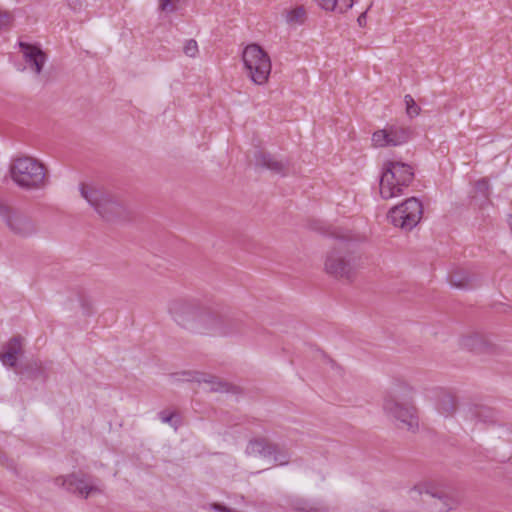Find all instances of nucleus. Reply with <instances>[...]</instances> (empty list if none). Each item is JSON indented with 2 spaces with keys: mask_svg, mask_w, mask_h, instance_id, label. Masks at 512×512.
Segmentation results:
<instances>
[{
  "mask_svg": "<svg viewBox=\"0 0 512 512\" xmlns=\"http://www.w3.org/2000/svg\"><path fill=\"white\" fill-rule=\"evenodd\" d=\"M401 388L385 397L383 409L400 429L415 433L419 429V418L411 402V389L407 386Z\"/></svg>",
  "mask_w": 512,
  "mask_h": 512,
  "instance_id": "f257e3e1",
  "label": "nucleus"
},
{
  "mask_svg": "<svg viewBox=\"0 0 512 512\" xmlns=\"http://www.w3.org/2000/svg\"><path fill=\"white\" fill-rule=\"evenodd\" d=\"M414 179V170L409 164L399 161H386L383 164L379 183L380 195L388 200L404 193Z\"/></svg>",
  "mask_w": 512,
  "mask_h": 512,
  "instance_id": "f03ea898",
  "label": "nucleus"
},
{
  "mask_svg": "<svg viewBox=\"0 0 512 512\" xmlns=\"http://www.w3.org/2000/svg\"><path fill=\"white\" fill-rule=\"evenodd\" d=\"M12 180L26 190L43 189L48 184L46 167L29 156L15 158L10 165Z\"/></svg>",
  "mask_w": 512,
  "mask_h": 512,
  "instance_id": "7ed1b4c3",
  "label": "nucleus"
},
{
  "mask_svg": "<svg viewBox=\"0 0 512 512\" xmlns=\"http://www.w3.org/2000/svg\"><path fill=\"white\" fill-rule=\"evenodd\" d=\"M242 321L200 305L191 332L226 336L241 331Z\"/></svg>",
  "mask_w": 512,
  "mask_h": 512,
  "instance_id": "20e7f679",
  "label": "nucleus"
},
{
  "mask_svg": "<svg viewBox=\"0 0 512 512\" xmlns=\"http://www.w3.org/2000/svg\"><path fill=\"white\" fill-rule=\"evenodd\" d=\"M409 497L430 505L434 512H448L459 505V498L450 491L437 488L427 483L415 485L409 491Z\"/></svg>",
  "mask_w": 512,
  "mask_h": 512,
  "instance_id": "39448f33",
  "label": "nucleus"
},
{
  "mask_svg": "<svg viewBox=\"0 0 512 512\" xmlns=\"http://www.w3.org/2000/svg\"><path fill=\"white\" fill-rule=\"evenodd\" d=\"M242 60L248 77L256 85L267 83L271 69V59L258 44L247 45L242 53Z\"/></svg>",
  "mask_w": 512,
  "mask_h": 512,
  "instance_id": "423d86ee",
  "label": "nucleus"
},
{
  "mask_svg": "<svg viewBox=\"0 0 512 512\" xmlns=\"http://www.w3.org/2000/svg\"><path fill=\"white\" fill-rule=\"evenodd\" d=\"M81 196L95 209V211L106 220H112L122 214V204L105 190L82 184L80 186Z\"/></svg>",
  "mask_w": 512,
  "mask_h": 512,
  "instance_id": "0eeeda50",
  "label": "nucleus"
},
{
  "mask_svg": "<svg viewBox=\"0 0 512 512\" xmlns=\"http://www.w3.org/2000/svg\"><path fill=\"white\" fill-rule=\"evenodd\" d=\"M325 272L335 278L351 279L355 272V257L345 241H339L326 255Z\"/></svg>",
  "mask_w": 512,
  "mask_h": 512,
  "instance_id": "6e6552de",
  "label": "nucleus"
},
{
  "mask_svg": "<svg viewBox=\"0 0 512 512\" xmlns=\"http://www.w3.org/2000/svg\"><path fill=\"white\" fill-rule=\"evenodd\" d=\"M422 215L421 201L416 197H411L390 209L388 219L394 226L410 231L420 222Z\"/></svg>",
  "mask_w": 512,
  "mask_h": 512,
  "instance_id": "1a4fd4ad",
  "label": "nucleus"
},
{
  "mask_svg": "<svg viewBox=\"0 0 512 512\" xmlns=\"http://www.w3.org/2000/svg\"><path fill=\"white\" fill-rule=\"evenodd\" d=\"M200 305L195 299L173 298L167 303V312L178 326L190 331L194 325Z\"/></svg>",
  "mask_w": 512,
  "mask_h": 512,
  "instance_id": "9d476101",
  "label": "nucleus"
},
{
  "mask_svg": "<svg viewBox=\"0 0 512 512\" xmlns=\"http://www.w3.org/2000/svg\"><path fill=\"white\" fill-rule=\"evenodd\" d=\"M1 218L13 234L21 237L32 236L38 230L36 222L28 213L10 205L1 208Z\"/></svg>",
  "mask_w": 512,
  "mask_h": 512,
  "instance_id": "9b49d317",
  "label": "nucleus"
},
{
  "mask_svg": "<svg viewBox=\"0 0 512 512\" xmlns=\"http://www.w3.org/2000/svg\"><path fill=\"white\" fill-rule=\"evenodd\" d=\"M55 484L64 487L66 490L78 493L87 498L89 496L102 493V486L99 482L92 480L83 474H71L67 477H57Z\"/></svg>",
  "mask_w": 512,
  "mask_h": 512,
  "instance_id": "f8f14e48",
  "label": "nucleus"
},
{
  "mask_svg": "<svg viewBox=\"0 0 512 512\" xmlns=\"http://www.w3.org/2000/svg\"><path fill=\"white\" fill-rule=\"evenodd\" d=\"M411 138V130L400 125H387L372 134L371 141L375 148L400 146Z\"/></svg>",
  "mask_w": 512,
  "mask_h": 512,
  "instance_id": "ddd939ff",
  "label": "nucleus"
},
{
  "mask_svg": "<svg viewBox=\"0 0 512 512\" xmlns=\"http://www.w3.org/2000/svg\"><path fill=\"white\" fill-rule=\"evenodd\" d=\"M246 454L264 458L273 456L274 462L278 465H286L289 462V455L286 451H282L278 445L264 438L250 440L246 447Z\"/></svg>",
  "mask_w": 512,
  "mask_h": 512,
  "instance_id": "4468645a",
  "label": "nucleus"
},
{
  "mask_svg": "<svg viewBox=\"0 0 512 512\" xmlns=\"http://www.w3.org/2000/svg\"><path fill=\"white\" fill-rule=\"evenodd\" d=\"M458 347L475 354L491 353L495 349L494 344L486 335L476 331L462 334L458 338Z\"/></svg>",
  "mask_w": 512,
  "mask_h": 512,
  "instance_id": "2eb2a0df",
  "label": "nucleus"
},
{
  "mask_svg": "<svg viewBox=\"0 0 512 512\" xmlns=\"http://www.w3.org/2000/svg\"><path fill=\"white\" fill-rule=\"evenodd\" d=\"M23 353V338L21 336H14L3 344L2 351L0 352V361L6 367L15 368Z\"/></svg>",
  "mask_w": 512,
  "mask_h": 512,
  "instance_id": "dca6fc26",
  "label": "nucleus"
},
{
  "mask_svg": "<svg viewBox=\"0 0 512 512\" xmlns=\"http://www.w3.org/2000/svg\"><path fill=\"white\" fill-rule=\"evenodd\" d=\"M19 46L27 66L36 74H40L47 60L46 54L35 45L20 42Z\"/></svg>",
  "mask_w": 512,
  "mask_h": 512,
  "instance_id": "f3484780",
  "label": "nucleus"
},
{
  "mask_svg": "<svg viewBox=\"0 0 512 512\" xmlns=\"http://www.w3.org/2000/svg\"><path fill=\"white\" fill-rule=\"evenodd\" d=\"M169 381L174 384H222L221 382L216 381L215 376L211 374L191 370L173 373Z\"/></svg>",
  "mask_w": 512,
  "mask_h": 512,
  "instance_id": "a211bd4d",
  "label": "nucleus"
},
{
  "mask_svg": "<svg viewBox=\"0 0 512 512\" xmlns=\"http://www.w3.org/2000/svg\"><path fill=\"white\" fill-rule=\"evenodd\" d=\"M256 165L267 168L275 173H284L286 164L277 160L273 155L259 151L255 155Z\"/></svg>",
  "mask_w": 512,
  "mask_h": 512,
  "instance_id": "6ab92c4d",
  "label": "nucleus"
},
{
  "mask_svg": "<svg viewBox=\"0 0 512 512\" xmlns=\"http://www.w3.org/2000/svg\"><path fill=\"white\" fill-rule=\"evenodd\" d=\"M292 506L297 512H332L330 507L318 502H311L305 499H296Z\"/></svg>",
  "mask_w": 512,
  "mask_h": 512,
  "instance_id": "aec40b11",
  "label": "nucleus"
},
{
  "mask_svg": "<svg viewBox=\"0 0 512 512\" xmlns=\"http://www.w3.org/2000/svg\"><path fill=\"white\" fill-rule=\"evenodd\" d=\"M450 283L454 287L468 289L475 287V278L468 272L458 271L450 275Z\"/></svg>",
  "mask_w": 512,
  "mask_h": 512,
  "instance_id": "412c9836",
  "label": "nucleus"
},
{
  "mask_svg": "<svg viewBox=\"0 0 512 512\" xmlns=\"http://www.w3.org/2000/svg\"><path fill=\"white\" fill-rule=\"evenodd\" d=\"M456 409V402L452 395L445 394L443 395L438 403V410L443 415H451Z\"/></svg>",
  "mask_w": 512,
  "mask_h": 512,
  "instance_id": "4be33fe9",
  "label": "nucleus"
},
{
  "mask_svg": "<svg viewBox=\"0 0 512 512\" xmlns=\"http://www.w3.org/2000/svg\"><path fill=\"white\" fill-rule=\"evenodd\" d=\"M306 18V11L303 7H296L287 12L286 20L290 24H302Z\"/></svg>",
  "mask_w": 512,
  "mask_h": 512,
  "instance_id": "5701e85b",
  "label": "nucleus"
},
{
  "mask_svg": "<svg viewBox=\"0 0 512 512\" xmlns=\"http://www.w3.org/2000/svg\"><path fill=\"white\" fill-rule=\"evenodd\" d=\"M404 102L406 104L407 115L410 118L416 117L420 114L421 108H420V106H418L416 104L415 100L413 99V97L411 95H409V94L405 95Z\"/></svg>",
  "mask_w": 512,
  "mask_h": 512,
  "instance_id": "b1692460",
  "label": "nucleus"
},
{
  "mask_svg": "<svg viewBox=\"0 0 512 512\" xmlns=\"http://www.w3.org/2000/svg\"><path fill=\"white\" fill-rule=\"evenodd\" d=\"M159 418L163 423H168L173 426L175 429L180 425L179 418L174 413H168L167 411H162L159 413Z\"/></svg>",
  "mask_w": 512,
  "mask_h": 512,
  "instance_id": "393cba45",
  "label": "nucleus"
},
{
  "mask_svg": "<svg viewBox=\"0 0 512 512\" xmlns=\"http://www.w3.org/2000/svg\"><path fill=\"white\" fill-rule=\"evenodd\" d=\"M183 51L186 56L194 58L198 54V44L194 39H189L185 42Z\"/></svg>",
  "mask_w": 512,
  "mask_h": 512,
  "instance_id": "a878e982",
  "label": "nucleus"
},
{
  "mask_svg": "<svg viewBox=\"0 0 512 512\" xmlns=\"http://www.w3.org/2000/svg\"><path fill=\"white\" fill-rule=\"evenodd\" d=\"M179 0H159V9L164 12H174Z\"/></svg>",
  "mask_w": 512,
  "mask_h": 512,
  "instance_id": "bb28decb",
  "label": "nucleus"
},
{
  "mask_svg": "<svg viewBox=\"0 0 512 512\" xmlns=\"http://www.w3.org/2000/svg\"><path fill=\"white\" fill-rule=\"evenodd\" d=\"M13 22V16L7 11L0 10V29L8 28Z\"/></svg>",
  "mask_w": 512,
  "mask_h": 512,
  "instance_id": "cd10ccee",
  "label": "nucleus"
},
{
  "mask_svg": "<svg viewBox=\"0 0 512 512\" xmlns=\"http://www.w3.org/2000/svg\"><path fill=\"white\" fill-rule=\"evenodd\" d=\"M327 364L330 366V368L332 369V371L338 375L340 378L343 377L344 373H345V370L344 368L338 364L335 360H333L332 358L330 357H327Z\"/></svg>",
  "mask_w": 512,
  "mask_h": 512,
  "instance_id": "c85d7f7f",
  "label": "nucleus"
},
{
  "mask_svg": "<svg viewBox=\"0 0 512 512\" xmlns=\"http://www.w3.org/2000/svg\"><path fill=\"white\" fill-rule=\"evenodd\" d=\"M316 2L326 11H334L337 7V0H316Z\"/></svg>",
  "mask_w": 512,
  "mask_h": 512,
  "instance_id": "c756f323",
  "label": "nucleus"
},
{
  "mask_svg": "<svg viewBox=\"0 0 512 512\" xmlns=\"http://www.w3.org/2000/svg\"><path fill=\"white\" fill-rule=\"evenodd\" d=\"M353 0H337V7L334 11H338L339 13L346 12L353 6Z\"/></svg>",
  "mask_w": 512,
  "mask_h": 512,
  "instance_id": "7c9ffc66",
  "label": "nucleus"
},
{
  "mask_svg": "<svg viewBox=\"0 0 512 512\" xmlns=\"http://www.w3.org/2000/svg\"><path fill=\"white\" fill-rule=\"evenodd\" d=\"M488 187H489L488 182L485 179L479 180L476 183L477 190L482 192L484 195H486Z\"/></svg>",
  "mask_w": 512,
  "mask_h": 512,
  "instance_id": "2f4dec72",
  "label": "nucleus"
},
{
  "mask_svg": "<svg viewBox=\"0 0 512 512\" xmlns=\"http://www.w3.org/2000/svg\"><path fill=\"white\" fill-rule=\"evenodd\" d=\"M357 22L359 26H364L366 24V11L359 15Z\"/></svg>",
  "mask_w": 512,
  "mask_h": 512,
  "instance_id": "473e14b6",
  "label": "nucleus"
}]
</instances>
